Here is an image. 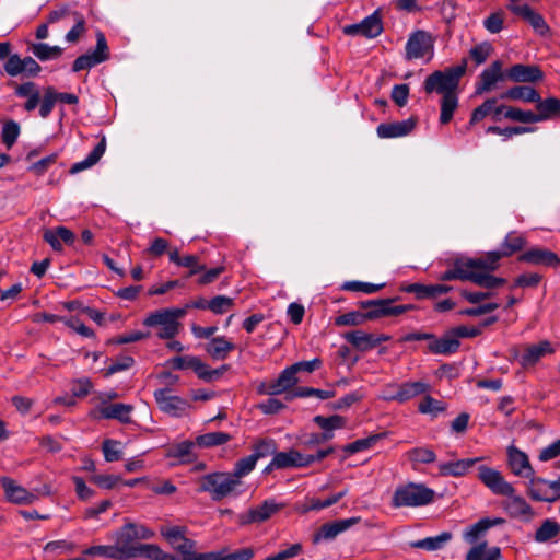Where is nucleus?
<instances>
[{"label": "nucleus", "instance_id": "obj_47", "mask_svg": "<svg viewBox=\"0 0 560 560\" xmlns=\"http://www.w3.org/2000/svg\"><path fill=\"white\" fill-rule=\"evenodd\" d=\"M30 50L40 61L57 59L62 55L63 51V49L59 46H50L45 43H33L30 46Z\"/></svg>", "mask_w": 560, "mask_h": 560}, {"label": "nucleus", "instance_id": "obj_38", "mask_svg": "<svg viewBox=\"0 0 560 560\" xmlns=\"http://www.w3.org/2000/svg\"><path fill=\"white\" fill-rule=\"evenodd\" d=\"M501 98L535 103L539 101L538 91L529 85H514L501 94Z\"/></svg>", "mask_w": 560, "mask_h": 560}, {"label": "nucleus", "instance_id": "obj_60", "mask_svg": "<svg viewBox=\"0 0 560 560\" xmlns=\"http://www.w3.org/2000/svg\"><path fill=\"white\" fill-rule=\"evenodd\" d=\"M407 455L410 462L417 464H431L436 460V454L429 447H415Z\"/></svg>", "mask_w": 560, "mask_h": 560}, {"label": "nucleus", "instance_id": "obj_58", "mask_svg": "<svg viewBox=\"0 0 560 560\" xmlns=\"http://www.w3.org/2000/svg\"><path fill=\"white\" fill-rule=\"evenodd\" d=\"M504 118L523 122V124H535L537 122L536 114L532 110H523L517 107H508L504 113Z\"/></svg>", "mask_w": 560, "mask_h": 560}, {"label": "nucleus", "instance_id": "obj_18", "mask_svg": "<svg viewBox=\"0 0 560 560\" xmlns=\"http://www.w3.org/2000/svg\"><path fill=\"white\" fill-rule=\"evenodd\" d=\"M503 62L501 60L493 61L488 68L483 69L476 83V94H483L493 90L498 82L506 79L505 72L502 71Z\"/></svg>", "mask_w": 560, "mask_h": 560}, {"label": "nucleus", "instance_id": "obj_49", "mask_svg": "<svg viewBox=\"0 0 560 560\" xmlns=\"http://www.w3.org/2000/svg\"><path fill=\"white\" fill-rule=\"evenodd\" d=\"M560 534V524L552 520L546 518L535 533V540L537 542H547Z\"/></svg>", "mask_w": 560, "mask_h": 560}, {"label": "nucleus", "instance_id": "obj_22", "mask_svg": "<svg viewBox=\"0 0 560 560\" xmlns=\"http://www.w3.org/2000/svg\"><path fill=\"white\" fill-rule=\"evenodd\" d=\"M430 385L423 381L405 382L397 386L395 394L384 395L385 400L406 402L429 392Z\"/></svg>", "mask_w": 560, "mask_h": 560}, {"label": "nucleus", "instance_id": "obj_15", "mask_svg": "<svg viewBox=\"0 0 560 560\" xmlns=\"http://www.w3.org/2000/svg\"><path fill=\"white\" fill-rule=\"evenodd\" d=\"M506 79L514 83H537L545 74L537 65L515 63L505 71Z\"/></svg>", "mask_w": 560, "mask_h": 560}, {"label": "nucleus", "instance_id": "obj_2", "mask_svg": "<svg viewBox=\"0 0 560 560\" xmlns=\"http://www.w3.org/2000/svg\"><path fill=\"white\" fill-rule=\"evenodd\" d=\"M240 488L230 471H214L199 479L198 491L209 493L213 501H221L226 497L241 494Z\"/></svg>", "mask_w": 560, "mask_h": 560}, {"label": "nucleus", "instance_id": "obj_6", "mask_svg": "<svg viewBox=\"0 0 560 560\" xmlns=\"http://www.w3.org/2000/svg\"><path fill=\"white\" fill-rule=\"evenodd\" d=\"M160 533L180 556V560H205L206 552H197L196 541L186 537V527L162 526Z\"/></svg>", "mask_w": 560, "mask_h": 560}, {"label": "nucleus", "instance_id": "obj_50", "mask_svg": "<svg viewBox=\"0 0 560 560\" xmlns=\"http://www.w3.org/2000/svg\"><path fill=\"white\" fill-rule=\"evenodd\" d=\"M313 422L317 424L322 430L334 434L335 430L346 427L347 419L340 415H332L329 417L317 415L313 418Z\"/></svg>", "mask_w": 560, "mask_h": 560}, {"label": "nucleus", "instance_id": "obj_13", "mask_svg": "<svg viewBox=\"0 0 560 560\" xmlns=\"http://www.w3.org/2000/svg\"><path fill=\"white\" fill-rule=\"evenodd\" d=\"M343 34L348 36H364L375 38L383 32L382 19L378 11H374L360 23L343 26Z\"/></svg>", "mask_w": 560, "mask_h": 560}, {"label": "nucleus", "instance_id": "obj_23", "mask_svg": "<svg viewBox=\"0 0 560 560\" xmlns=\"http://www.w3.org/2000/svg\"><path fill=\"white\" fill-rule=\"evenodd\" d=\"M417 125V118L409 117L408 119L394 122H383L376 128L377 137L381 139L399 138L409 135Z\"/></svg>", "mask_w": 560, "mask_h": 560}, {"label": "nucleus", "instance_id": "obj_5", "mask_svg": "<svg viewBox=\"0 0 560 560\" xmlns=\"http://www.w3.org/2000/svg\"><path fill=\"white\" fill-rule=\"evenodd\" d=\"M186 315V308H161L150 313L143 320L147 327H158L156 336L160 339H172L178 332V318Z\"/></svg>", "mask_w": 560, "mask_h": 560}, {"label": "nucleus", "instance_id": "obj_8", "mask_svg": "<svg viewBox=\"0 0 560 560\" xmlns=\"http://www.w3.org/2000/svg\"><path fill=\"white\" fill-rule=\"evenodd\" d=\"M109 59V48L103 32H96V46L93 51L79 56L72 63V71L89 70Z\"/></svg>", "mask_w": 560, "mask_h": 560}, {"label": "nucleus", "instance_id": "obj_16", "mask_svg": "<svg viewBox=\"0 0 560 560\" xmlns=\"http://www.w3.org/2000/svg\"><path fill=\"white\" fill-rule=\"evenodd\" d=\"M360 517L341 518L323 524L313 536V542L334 540L339 534L360 522Z\"/></svg>", "mask_w": 560, "mask_h": 560}, {"label": "nucleus", "instance_id": "obj_55", "mask_svg": "<svg viewBox=\"0 0 560 560\" xmlns=\"http://www.w3.org/2000/svg\"><path fill=\"white\" fill-rule=\"evenodd\" d=\"M57 102L58 97L56 89L52 86L45 88L38 110L39 116L42 118H47L51 114Z\"/></svg>", "mask_w": 560, "mask_h": 560}, {"label": "nucleus", "instance_id": "obj_48", "mask_svg": "<svg viewBox=\"0 0 560 560\" xmlns=\"http://www.w3.org/2000/svg\"><path fill=\"white\" fill-rule=\"evenodd\" d=\"M256 459L253 457V455L245 456L243 458H240L234 464L233 470L230 471L235 481H237L238 486H243L242 478L249 475L256 467Z\"/></svg>", "mask_w": 560, "mask_h": 560}, {"label": "nucleus", "instance_id": "obj_64", "mask_svg": "<svg viewBox=\"0 0 560 560\" xmlns=\"http://www.w3.org/2000/svg\"><path fill=\"white\" fill-rule=\"evenodd\" d=\"M418 410L421 413H430L436 417L440 412H443L445 410V406L442 401L428 395L419 404Z\"/></svg>", "mask_w": 560, "mask_h": 560}, {"label": "nucleus", "instance_id": "obj_39", "mask_svg": "<svg viewBox=\"0 0 560 560\" xmlns=\"http://www.w3.org/2000/svg\"><path fill=\"white\" fill-rule=\"evenodd\" d=\"M387 434L388 433L386 431H384V432L371 434V435H369L366 438L358 439V440L353 441L352 443L346 444L342 447V451L346 454H348V455H352V454H355V453H359V452H363V451L370 450L377 442H380L381 440L386 438Z\"/></svg>", "mask_w": 560, "mask_h": 560}, {"label": "nucleus", "instance_id": "obj_14", "mask_svg": "<svg viewBox=\"0 0 560 560\" xmlns=\"http://www.w3.org/2000/svg\"><path fill=\"white\" fill-rule=\"evenodd\" d=\"M477 270L474 268L471 258H456L450 267L439 276L441 281H470L474 282Z\"/></svg>", "mask_w": 560, "mask_h": 560}, {"label": "nucleus", "instance_id": "obj_54", "mask_svg": "<svg viewBox=\"0 0 560 560\" xmlns=\"http://www.w3.org/2000/svg\"><path fill=\"white\" fill-rule=\"evenodd\" d=\"M20 132L21 127L19 122H16L15 120H7L1 129V140L3 144L8 149H11L15 144L20 136Z\"/></svg>", "mask_w": 560, "mask_h": 560}, {"label": "nucleus", "instance_id": "obj_61", "mask_svg": "<svg viewBox=\"0 0 560 560\" xmlns=\"http://www.w3.org/2000/svg\"><path fill=\"white\" fill-rule=\"evenodd\" d=\"M495 104H497V98L491 97V98L486 100L478 107H476L471 113L467 129H469L471 126H474L475 124H477L478 121H480L485 117H487L489 114H491Z\"/></svg>", "mask_w": 560, "mask_h": 560}, {"label": "nucleus", "instance_id": "obj_32", "mask_svg": "<svg viewBox=\"0 0 560 560\" xmlns=\"http://www.w3.org/2000/svg\"><path fill=\"white\" fill-rule=\"evenodd\" d=\"M526 238L516 231L509 232L502 243L500 244V248L497 249L502 258H508L523 250L526 246Z\"/></svg>", "mask_w": 560, "mask_h": 560}, {"label": "nucleus", "instance_id": "obj_20", "mask_svg": "<svg viewBox=\"0 0 560 560\" xmlns=\"http://www.w3.org/2000/svg\"><path fill=\"white\" fill-rule=\"evenodd\" d=\"M508 464L515 476L528 479L535 475L527 454L514 445L508 447Z\"/></svg>", "mask_w": 560, "mask_h": 560}, {"label": "nucleus", "instance_id": "obj_3", "mask_svg": "<svg viewBox=\"0 0 560 560\" xmlns=\"http://www.w3.org/2000/svg\"><path fill=\"white\" fill-rule=\"evenodd\" d=\"M435 491L423 483L408 482L398 486L392 497L393 508H418L433 502Z\"/></svg>", "mask_w": 560, "mask_h": 560}, {"label": "nucleus", "instance_id": "obj_33", "mask_svg": "<svg viewBox=\"0 0 560 560\" xmlns=\"http://www.w3.org/2000/svg\"><path fill=\"white\" fill-rule=\"evenodd\" d=\"M504 523H505V520L501 518V517H494V518L483 517V518H480L478 522H476L475 524H472L471 526H469L465 530L464 538H465L466 541H468L470 544H474L489 528H491L493 526H497V525H502Z\"/></svg>", "mask_w": 560, "mask_h": 560}, {"label": "nucleus", "instance_id": "obj_4", "mask_svg": "<svg viewBox=\"0 0 560 560\" xmlns=\"http://www.w3.org/2000/svg\"><path fill=\"white\" fill-rule=\"evenodd\" d=\"M399 296L385 299H370L358 302L359 308L364 311L366 322L377 320L384 317H395L408 311L416 310L413 304L395 305Z\"/></svg>", "mask_w": 560, "mask_h": 560}, {"label": "nucleus", "instance_id": "obj_56", "mask_svg": "<svg viewBox=\"0 0 560 560\" xmlns=\"http://www.w3.org/2000/svg\"><path fill=\"white\" fill-rule=\"evenodd\" d=\"M472 283L483 289L491 290L504 285L506 279L493 276L491 272L477 271Z\"/></svg>", "mask_w": 560, "mask_h": 560}, {"label": "nucleus", "instance_id": "obj_42", "mask_svg": "<svg viewBox=\"0 0 560 560\" xmlns=\"http://www.w3.org/2000/svg\"><path fill=\"white\" fill-rule=\"evenodd\" d=\"M452 539V534L450 532H442L441 534L432 537H425L423 539H419L410 542L412 548L424 549L428 551L440 550L444 547V545Z\"/></svg>", "mask_w": 560, "mask_h": 560}, {"label": "nucleus", "instance_id": "obj_28", "mask_svg": "<svg viewBox=\"0 0 560 560\" xmlns=\"http://www.w3.org/2000/svg\"><path fill=\"white\" fill-rule=\"evenodd\" d=\"M453 288L447 284H423V283H410L404 288L407 293L415 294L417 300L435 299L441 294L448 293Z\"/></svg>", "mask_w": 560, "mask_h": 560}, {"label": "nucleus", "instance_id": "obj_29", "mask_svg": "<svg viewBox=\"0 0 560 560\" xmlns=\"http://www.w3.org/2000/svg\"><path fill=\"white\" fill-rule=\"evenodd\" d=\"M481 457L475 458H464L457 459L454 462L441 463L439 465V472L441 476L447 477H462L466 475V472L475 466L478 462H480Z\"/></svg>", "mask_w": 560, "mask_h": 560}, {"label": "nucleus", "instance_id": "obj_40", "mask_svg": "<svg viewBox=\"0 0 560 560\" xmlns=\"http://www.w3.org/2000/svg\"><path fill=\"white\" fill-rule=\"evenodd\" d=\"M0 483L4 489L8 500L14 503H26L31 494L21 486H18L15 481L9 477H2Z\"/></svg>", "mask_w": 560, "mask_h": 560}, {"label": "nucleus", "instance_id": "obj_46", "mask_svg": "<svg viewBox=\"0 0 560 560\" xmlns=\"http://www.w3.org/2000/svg\"><path fill=\"white\" fill-rule=\"evenodd\" d=\"M458 107V96L457 93H444V96L441 98V113H440V122L442 125L448 124L454 116L456 108Z\"/></svg>", "mask_w": 560, "mask_h": 560}, {"label": "nucleus", "instance_id": "obj_11", "mask_svg": "<svg viewBox=\"0 0 560 560\" xmlns=\"http://www.w3.org/2000/svg\"><path fill=\"white\" fill-rule=\"evenodd\" d=\"M154 399L163 412L176 418L183 417L191 408L187 399L172 395L170 388L156 389Z\"/></svg>", "mask_w": 560, "mask_h": 560}, {"label": "nucleus", "instance_id": "obj_1", "mask_svg": "<svg viewBox=\"0 0 560 560\" xmlns=\"http://www.w3.org/2000/svg\"><path fill=\"white\" fill-rule=\"evenodd\" d=\"M467 60L463 59L460 65L448 67L444 70H436L428 75L423 82V90L427 94L434 92L442 94L456 92L460 78L465 74Z\"/></svg>", "mask_w": 560, "mask_h": 560}, {"label": "nucleus", "instance_id": "obj_59", "mask_svg": "<svg viewBox=\"0 0 560 560\" xmlns=\"http://www.w3.org/2000/svg\"><path fill=\"white\" fill-rule=\"evenodd\" d=\"M83 555L91 557L98 556L107 559L120 560L118 550L115 548V545L91 546L83 550Z\"/></svg>", "mask_w": 560, "mask_h": 560}, {"label": "nucleus", "instance_id": "obj_12", "mask_svg": "<svg viewBox=\"0 0 560 560\" xmlns=\"http://www.w3.org/2000/svg\"><path fill=\"white\" fill-rule=\"evenodd\" d=\"M433 48L434 39L432 35L427 31L417 30L408 37L405 46V57L407 60L420 59L428 52L433 54Z\"/></svg>", "mask_w": 560, "mask_h": 560}, {"label": "nucleus", "instance_id": "obj_30", "mask_svg": "<svg viewBox=\"0 0 560 560\" xmlns=\"http://www.w3.org/2000/svg\"><path fill=\"white\" fill-rule=\"evenodd\" d=\"M133 406L124 402H115L101 407L100 413L104 419H115L121 423H131V412Z\"/></svg>", "mask_w": 560, "mask_h": 560}, {"label": "nucleus", "instance_id": "obj_51", "mask_svg": "<svg viewBox=\"0 0 560 560\" xmlns=\"http://www.w3.org/2000/svg\"><path fill=\"white\" fill-rule=\"evenodd\" d=\"M252 455L256 462L268 456H275L277 452V443L273 439L264 438L257 440L252 446Z\"/></svg>", "mask_w": 560, "mask_h": 560}, {"label": "nucleus", "instance_id": "obj_45", "mask_svg": "<svg viewBox=\"0 0 560 560\" xmlns=\"http://www.w3.org/2000/svg\"><path fill=\"white\" fill-rule=\"evenodd\" d=\"M232 440L231 434L225 432H209L198 435L195 440L196 446L202 448H210L214 446H221Z\"/></svg>", "mask_w": 560, "mask_h": 560}, {"label": "nucleus", "instance_id": "obj_9", "mask_svg": "<svg viewBox=\"0 0 560 560\" xmlns=\"http://www.w3.org/2000/svg\"><path fill=\"white\" fill-rule=\"evenodd\" d=\"M477 478L495 495L512 497L515 493L513 485L505 480L501 471L492 467L478 466Z\"/></svg>", "mask_w": 560, "mask_h": 560}, {"label": "nucleus", "instance_id": "obj_57", "mask_svg": "<svg viewBox=\"0 0 560 560\" xmlns=\"http://www.w3.org/2000/svg\"><path fill=\"white\" fill-rule=\"evenodd\" d=\"M384 283L381 284H374L370 282H362V281H346L341 285L342 290L346 291H352V292H363L365 294H373L378 291H381L384 288Z\"/></svg>", "mask_w": 560, "mask_h": 560}, {"label": "nucleus", "instance_id": "obj_31", "mask_svg": "<svg viewBox=\"0 0 560 560\" xmlns=\"http://www.w3.org/2000/svg\"><path fill=\"white\" fill-rule=\"evenodd\" d=\"M14 93L18 97H26L27 101L24 103V109L26 112H33L40 102V93L37 85L33 81H27L15 86Z\"/></svg>", "mask_w": 560, "mask_h": 560}, {"label": "nucleus", "instance_id": "obj_35", "mask_svg": "<svg viewBox=\"0 0 560 560\" xmlns=\"http://www.w3.org/2000/svg\"><path fill=\"white\" fill-rule=\"evenodd\" d=\"M106 150V138L103 136L100 142L93 148V150L86 155V158L80 162H77L71 165L69 173L77 174L84 170H88L95 165Z\"/></svg>", "mask_w": 560, "mask_h": 560}, {"label": "nucleus", "instance_id": "obj_24", "mask_svg": "<svg viewBox=\"0 0 560 560\" xmlns=\"http://www.w3.org/2000/svg\"><path fill=\"white\" fill-rule=\"evenodd\" d=\"M459 347L460 341L456 340L452 329L446 330L441 337L433 334V339L427 345L429 353L440 355H452L458 351Z\"/></svg>", "mask_w": 560, "mask_h": 560}, {"label": "nucleus", "instance_id": "obj_41", "mask_svg": "<svg viewBox=\"0 0 560 560\" xmlns=\"http://www.w3.org/2000/svg\"><path fill=\"white\" fill-rule=\"evenodd\" d=\"M488 542L481 541L474 546L466 555V560H501V549L491 547L487 549Z\"/></svg>", "mask_w": 560, "mask_h": 560}, {"label": "nucleus", "instance_id": "obj_7", "mask_svg": "<svg viewBox=\"0 0 560 560\" xmlns=\"http://www.w3.org/2000/svg\"><path fill=\"white\" fill-rule=\"evenodd\" d=\"M110 538L115 540L114 545L118 550L120 560L142 558L149 545L137 542L126 524L112 533Z\"/></svg>", "mask_w": 560, "mask_h": 560}, {"label": "nucleus", "instance_id": "obj_36", "mask_svg": "<svg viewBox=\"0 0 560 560\" xmlns=\"http://www.w3.org/2000/svg\"><path fill=\"white\" fill-rule=\"evenodd\" d=\"M342 338L358 351L365 352L375 348L373 334L363 330H351L342 334Z\"/></svg>", "mask_w": 560, "mask_h": 560}, {"label": "nucleus", "instance_id": "obj_37", "mask_svg": "<svg viewBox=\"0 0 560 560\" xmlns=\"http://www.w3.org/2000/svg\"><path fill=\"white\" fill-rule=\"evenodd\" d=\"M536 109L537 122L560 116V100L553 96L542 100L539 95V101L536 102Z\"/></svg>", "mask_w": 560, "mask_h": 560}, {"label": "nucleus", "instance_id": "obj_21", "mask_svg": "<svg viewBox=\"0 0 560 560\" xmlns=\"http://www.w3.org/2000/svg\"><path fill=\"white\" fill-rule=\"evenodd\" d=\"M195 448V441L185 440L179 443L171 444L165 451V457L175 459L174 465L191 464L198 458Z\"/></svg>", "mask_w": 560, "mask_h": 560}, {"label": "nucleus", "instance_id": "obj_44", "mask_svg": "<svg viewBox=\"0 0 560 560\" xmlns=\"http://www.w3.org/2000/svg\"><path fill=\"white\" fill-rule=\"evenodd\" d=\"M477 271L493 272L500 267L502 259L498 250H490L477 258H471Z\"/></svg>", "mask_w": 560, "mask_h": 560}, {"label": "nucleus", "instance_id": "obj_53", "mask_svg": "<svg viewBox=\"0 0 560 560\" xmlns=\"http://www.w3.org/2000/svg\"><path fill=\"white\" fill-rule=\"evenodd\" d=\"M346 494H347V490H342V491H339L337 493L329 495L325 500L311 498L308 500V505L303 509V512L319 511V510L329 508V506L336 504L337 502H339Z\"/></svg>", "mask_w": 560, "mask_h": 560}, {"label": "nucleus", "instance_id": "obj_34", "mask_svg": "<svg viewBox=\"0 0 560 560\" xmlns=\"http://www.w3.org/2000/svg\"><path fill=\"white\" fill-rule=\"evenodd\" d=\"M234 349L235 345L229 341L224 336L211 338L205 347L206 352L213 360H225Z\"/></svg>", "mask_w": 560, "mask_h": 560}, {"label": "nucleus", "instance_id": "obj_52", "mask_svg": "<svg viewBox=\"0 0 560 560\" xmlns=\"http://www.w3.org/2000/svg\"><path fill=\"white\" fill-rule=\"evenodd\" d=\"M366 323L363 310L350 311L341 314L334 319V325L337 327L345 326H361Z\"/></svg>", "mask_w": 560, "mask_h": 560}, {"label": "nucleus", "instance_id": "obj_19", "mask_svg": "<svg viewBox=\"0 0 560 560\" xmlns=\"http://www.w3.org/2000/svg\"><path fill=\"white\" fill-rule=\"evenodd\" d=\"M284 505L277 503L275 499H267L261 504L252 508L241 516V524L262 523L280 511Z\"/></svg>", "mask_w": 560, "mask_h": 560}, {"label": "nucleus", "instance_id": "obj_10", "mask_svg": "<svg viewBox=\"0 0 560 560\" xmlns=\"http://www.w3.org/2000/svg\"><path fill=\"white\" fill-rule=\"evenodd\" d=\"M528 482L527 494L537 502H555L560 499V477L549 481L541 477L532 476Z\"/></svg>", "mask_w": 560, "mask_h": 560}, {"label": "nucleus", "instance_id": "obj_17", "mask_svg": "<svg viewBox=\"0 0 560 560\" xmlns=\"http://www.w3.org/2000/svg\"><path fill=\"white\" fill-rule=\"evenodd\" d=\"M520 262H526L534 266H545L556 268L560 265V257L552 250L544 247H533L517 257Z\"/></svg>", "mask_w": 560, "mask_h": 560}, {"label": "nucleus", "instance_id": "obj_26", "mask_svg": "<svg viewBox=\"0 0 560 560\" xmlns=\"http://www.w3.org/2000/svg\"><path fill=\"white\" fill-rule=\"evenodd\" d=\"M512 13L527 22L538 35L546 36L549 34L550 27L544 16L528 4L524 3L523 7H513Z\"/></svg>", "mask_w": 560, "mask_h": 560}, {"label": "nucleus", "instance_id": "obj_27", "mask_svg": "<svg viewBox=\"0 0 560 560\" xmlns=\"http://www.w3.org/2000/svg\"><path fill=\"white\" fill-rule=\"evenodd\" d=\"M503 509L512 518L529 522L534 515L533 508L521 495L512 494L503 502Z\"/></svg>", "mask_w": 560, "mask_h": 560}, {"label": "nucleus", "instance_id": "obj_63", "mask_svg": "<svg viewBox=\"0 0 560 560\" xmlns=\"http://www.w3.org/2000/svg\"><path fill=\"white\" fill-rule=\"evenodd\" d=\"M483 27L491 34L500 33L504 27V12L501 10L492 12L483 20Z\"/></svg>", "mask_w": 560, "mask_h": 560}, {"label": "nucleus", "instance_id": "obj_43", "mask_svg": "<svg viewBox=\"0 0 560 560\" xmlns=\"http://www.w3.org/2000/svg\"><path fill=\"white\" fill-rule=\"evenodd\" d=\"M254 556L255 550L252 547H245L230 553H225L224 550L206 552L205 560H252Z\"/></svg>", "mask_w": 560, "mask_h": 560}, {"label": "nucleus", "instance_id": "obj_25", "mask_svg": "<svg viewBox=\"0 0 560 560\" xmlns=\"http://www.w3.org/2000/svg\"><path fill=\"white\" fill-rule=\"evenodd\" d=\"M551 353H553L551 342L542 340L525 347L523 353L517 357V360L524 369H527L535 365L546 354Z\"/></svg>", "mask_w": 560, "mask_h": 560}, {"label": "nucleus", "instance_id": "obj_62", "mask_svg": "<svg viewBox=\"0 0 560 560\" xmlns=\"http://www.w3.org/2000/svg\"><path fill=\"white\" fill-rule=\"evenodd\" d=\"M102 451L104 458L108 463L117 462L122 457V451L120 448V442L116 440L107 439L102 444Z\"/></svg>", "mask_w": 560, "mask_h": 560}]
</instances>
